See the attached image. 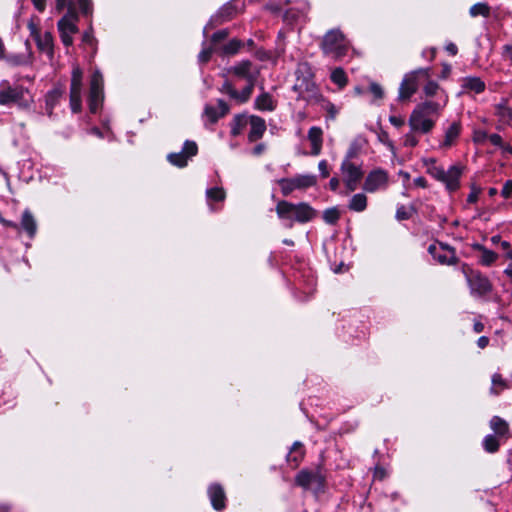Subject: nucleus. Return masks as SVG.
I'll use <instances>...</instances> for the list:
<instances>
[{
    "mask_svg": "<svg viewBox=\"0 0 512 512\" xmlns=\"http://www.w3.org/2000/svg\"><path fill=\"white\" fill-rule=\"evenodd\" d=\"M250 131L248 134V140L250 142H255L261 139L266 131V123L265 120L256 115L249 116Z\"/></svg>",
    "mask_w": 512,
    "mask_h": 512,
    "instance_id": "obj_20",
    "label": "nucleus"
},
{
    "mask_svg": "<svg viewBox=\"0 0 512 512\" xmlns=\"http://www.w3.org/2000/svg\"><path fill=\"white\" fill-rule=\"evenodd\" d=\"M462 93L479 94L485 90V83L479 77H465L462 79Z\"/></svg>",
    "mask_w": 512,
    "mask_h": 512,
    "instance_id": "obj_24",
    "label": "nucleus"
},
{
    "mask_svg": "<svg viewBox=\"0 0 512 512\" xmlns=\"http://www.w3.org/2000/svg\"><path fill=\"white\" fill-rule=\"evenodd\" d=\"M78 14L73 3H70L67 13L57 22L60 39L64 46L73 44V35L78 32Z\"/></svg>",
    "mask_w": 512,
    "mask_h": 512,
    "instance_id": "obj_6",
    "label": "nucleus"
},
{
    "mask_svg": "<svg viewBox=\"0 0 512 512\" xmlns=\"http://www.w3.org/2000/svg\"><path fill=\"white\" fill-rule=\"evenodd\" d=\"M472 248L478 252V262L483 266H490L498 259V255L494 251L487 249L479 243L473 244Z\"/></svg>",
    "mask_w": 512,
    "mask_h": 512,
    "instance_id": "obj_22",
    "label": "nucleus"
},
{
    "mask_svg": "<svg viewBox=\"0 0 512 512\" xmlns=\"http://www.w3.org/2000/svg\"><path fill=\"white\" fill-rule=\"evenodd\" d=\"M389 122L397 128H400L405 124V120L403 117L395 115L389 117Z\"/></svg>",
    "mask_w": 512,
    "mask_h": 512,
    "instance_id": "obj_54",
    "label": "nucleus"
},
{
    "mask_svg": "<svg viewBox=\"0 0 512 512\" xmlns=\"http://www.w3.org/2000/svg\"><path fill=\"white\" fill-rule=\"evenodd\" d=\"M83 70L74 65L70 82V108L73 113H79L82 109Z\"/></svg>",
    "mask_w": 512,
    "mask_h": 512,
    "instance_id": "obj_10",
    "label": "nucleus"
},
{
    "mask_svg": "<svg viewBox=\"0 0 512 512\" xmlns=\"http://www.w3.org/2000/svg\"><path fill=\"white\" fill-rule=\"evenodd\" d=\"M478 194H479V192H478V191H472V192L468 195V197H467V201H468L469 203H475V202L477 201V199H478Z\"/></svg>",
    "mask_w": 512,
    "mask_h": 512,
    "instance_id": "obj_64",
    "label": "nucleus"
},
{
    "mask_svg": "<svg viewBox=\"0 0 512 512\" xmlns=\"http://www.w3.org/2000/svg\"><path fill=\"white\" fill-rule=\"evenodd\" d=\"M500 443L495 435H486L483 440V447L488 453H495L498 451Z\"/></svg>",
    "mask_w": 512,
    "mask_h": 512,
    "instance_id": "obj_36",
    "label": "nucleus"
},
{
    "mask_svg": "<svg viewBox=\"0 0 512 512\" xmlns=\"http://www.w3.org/2000/svg\"><path fill=\"white\" fill-rule=\"evenodd\" d=\"M220 112L213 106L207 105L204 109V116L210 123H215L221 116L225 115L228 111V106L223 100H218Z\"/></svg>",
    "mask_w": 512,
    "mask_h": 512,
    "instance_id": "obj_26",
    "label": "nucleus"
},
{
    "mask_svg": "<svg viewBox=\"0 0 512 512\" xmlns=\"http://www.w3.org/2000/svg\"><path fill=\"white\" fill-rule=\"evenodd\" d=\"M469 13L472 17L477 16H483V17H489L490 15V7L486 3H476L473 6H471Z\"/></svg>",
    "mask_w": 512,
    "mask_h": 512,
    "instance_id": "obj_35",
    "label": "nucleus"
},
{
    "mask_svg": "<svg viewBox=\"0 0 512 512\" xmlns=\"http://www.w3.org/2000/svg\"><path fill=\"white\" fill-rule=\"evenodd\" d=\"M388 179V173L385 170H372L365 179L363 189L369 193H374L378 190H383L388 185Z\"/></svg>",
    "mask_w": 512,
    "mask_h": 512,
    "instance_id": "obj_17",
    "label": "nucleus"
},
{
    "mask_svg": "<svg viewBox=\"0 0 512 512\" xmlns=\"http://www.w3.org/2000/svg\"><path fill=\"white\" fill-rule=\"evenodd\" d=\"M462 272L470 288L471 295L484 296L491 292L492 284L485 275L470 269L466 264L462 266Z\"/></svg>",
    "mask_w": 512,
    "mask_h": 512,
    "instance_id": "obj_7",
    "label": "nucleus"
},
{
    "mask_svg": "<svg viewBox=\"0 0 512 512\" xmlns=\"http://www.w3.org/2000/svg\"><path fill=\"white\" fill-rule=\"evenodd\" d=\"M255 108L261 111H273L276 108V101L269 93L263 92L256 97Z\"/></svg>",
    "mask_w": 512,
    "mask_h": 512,
    "instance_id": "obj_27",
    "label": "nucleus"
},
{
    "mask_svg": "<svg viewBox=\"0 0 512 512\" xmlns=\"http://www.w3.org/2000/svg\"><path fill=\"white\" fill-rule=\"evenodd\" d=\"M82 41L84 44L94 47L96 44V39L93 36L92 28H89L87 31L83 33Z\"/></svg>",
    "mask_w": 512,
    "mask_h": 512,
    "instance_id": "obj_46",
    "label": "nucleus"
},
{
    "mask_svg": "<svg viewBox=\"0 0 512 512\" xmlns=\"http://www.w3.org/2000/svg\"><path fill=\"white\" fill-rule=\"evenodd\" d=\"M197 151L198 147L195 142L186 141L181 152L171 153L167 159L172 165L182 168L187 165L189 158L197 154Z\"/></svg>",
    "mask_w": 512,
    "mask_h": 512,
    "instance_id": "obj_18",
    "label": "nucleus"
},
{
    "mask_svg": "<svg viewBox=\"0 0 512 512\" xmlns=\"http://www.w3.org/2000/svg\"><path fill=\"white\" fill-rule=\"evenodd\" d=\"M276 214L279 219L288 221V227H293V221L306 223L316 216V211L306 202L297 204L281 200L276 205Z\"/></svg>",
    "mask_w": 512,
    "mask_h": 512,
    "instance_id": "obj_1",
    "label": "nucleus"
},
{
    "mask_svg": "<svg viewBox=\"0 0 512 512\" xmlns=\"http://www.w3.org/2000/svg\"><path fill=\"white\" fill-rule=\"evenodd\" d=\"M295 482L298 486L308 489L313 485L317 490L324 487L325 477L319 469L315 471L301 470L295 477Z\"/></svg>",
    "mask_w": 512,
    "mask_h": 512,
    "instance_id": "obj_15",
    "label": "nucleus"
},
{
    "mask_svg": "<svg viewBox=\"0 0 512 512\" xmlns=\"http://www.w3.org/2000/svg\"><path fill=\"white\" fill-rule=\"evenodd\" d=\"M461 132V124L453 122L445 131L443 142L440 144L441 148L447 149L453 146L458 139Z\"/></svg>",
    "mask_w": 512,
    "mask_h": 512,
    "instance_id": "obj_25",
    "label": "nucleus"
},
{
    "mask_svg": "<svg viewBox=\"0 0 512 512\" xmlns=\"http://www.w3.org/2000/svg\"><path fill=\"white\" fill-rule=\"evenodd\" d=\"M341 172L348 191L352 192L356 190L363 176L361 167L345 159L341 164Z\"/></svg>",
    "mask_w": 512,
    "mask_h": 512,
    "instance_id": "obj_13",
    "label": "nucleus"
},
{
    "mask_svg": "<svg viewBox=\"0 0 512 512\" xmlns=\"http://www.w3.org/2000/svg\"><path fill=\"white\" fill-rule=\"evenodd\" d=\"M81 11L84 14H89L92 11L91 0H78Z\"/></svg>",
    "mask_w": 512,
    "mask_h": 512,
    "instance_id": "obj_50",
    "label": "nucleus"
},
{
    "mask_svg": "<svg viewBox=\"0 0 512 512\" xmlns=\"http://www.w3.org/2000/svg\"><path fill=\"white\" fill-rule=\"evenodd\" d=\"M488 139V134L484 130H476L473 134V140L475 143H483Z\"/></svg>",
    "mask_w": 512,
    "mask_h": 512,
    "instance_id": "obj_48",
    "label": "nucleus"
},
{
    "mask_svg": "<svg viewBox=\"0 0 512 512\" xmlns=\"http://www.w3.org/2000/svg\"><path fill=\"white\" fill-rule=\"evenodd\" d=\"M35 9L39 12H44L46 9L47 0H31Z\"/></svg>",
    "mask_w": 512,
    "mask_h": 512,
    "instance_id": "obj_57",
    "label": "nucleus"
},
{
    "mask_svg": "<svg viewBox=\"0 0 512 512\" xmlns=\"http://www.w3.org/2000/svg\"><path fill=\"white\" fill-rule=\"evenodd\" d=\"M229 72L247 83H256L259 76V69L250 61H242L229 69Z\"/></svg>",
    "mask_w": 512,
    "mask_h": 512,
    "instance_id": "obj_19",
    "label": "nucleus"
},
{
    "mask_svg": "<svg viewBox=\"0 0 512 512\" xmlns=\"http://www.w3.org/2000/svg\"><path fill=\"white\" fill-rule=\"evenodd\" d=\"M369 90L373 94L375 99H381L384 96V91H383L382 87L375 82H372L370 84Z\"/></svg>",
    "mask_w": 512,
    "mask_h": 512,
    "instance_id": "obj_47",
    "label": "nucleus"
},
{
    "mask_svg": "<svg viewBox=\"0 0 512 512\" xmlns=\"http://www.w3.org/2000/svg\"><path fill=\"white\" fill-rule=\"evenodd\" d=\"M409 127L413 132H419L422 134L429 133L435 126V120L420 111V109L414 108L409 120Z\"/></svg>",
    "mask_w": 512,
    "mask_h": 512,
    "instance_id": "obj_14",
    "label": "nucleus"
},
{
    "mask_svg": "<svg viewBox=\"0 0 512 512\" xmlns=\"http://www.w3.org/2000/svg\"><path fill=\"white\" fill-rule=\"evenodd\" d=\"M321 175L326 178L329 175L328 164L326 160H321L318 164Z\"/></svg>",
    "mask_w": 512,
    "mask_h": 512,
    "instance_id": "obj_56",
    "label": "nucleus"
},
{
    "mask_svg": "<svg viewBox=\"0 0 512 512\" xmlns=\"http://www.w3.org/2000/svg\"><path fill=\"white\" fill-rule=\"evenodd\" d=\"M396 217L397 219L399 220H404V219H407L409 217L408 213L406 212L405 208L404 207H401L397 210L396 212Z\"/></svg>",
    "mask_w": 512,
    "mask_h": 512,
    "instance_id": "obj_59",
    "label": "nucleus"
},
{
    "mask_svg": "<svg viewBox=\"0 0 512 512\" xmlns=\"http://www.w3.org/2000/svg\"><path fill=\"white\" fill-rule=\"evenodd\" d=\"M228 36L227 30H220L213 34L212 41L214 43H217L223 39H225Z\"/></svg>",
    "mask_w": 512,
    "mask_h": 512,
    "instance_id": "obj_55",
    "label": "nucleus"
},
{
    "mask_svg": "<svg viewBox=\"0 0 512 512\" xmlns=\"http://www.w3.org/2000/svg\"><path fill=\"white\" fill-rule=\"evenodd\" d=\"M501 195L505 199L509 198L512 195V180H507L504 183L503 188L501 190Z\"/></svg>",
    "mask_w": 512,
    "mask_h": 512,
    "instance_id": "obj_49",
    "label": "nucleus"
},
{
    "mask_svg": "<svg viewBox=\"0 0 512 512\" xmlns=\"http://www.w3.org/2000/svg\"><path fill=\"white\" fill-rule=\"evenodd\" d=\"M497 114L500 116L503 122H508L512 116V111L506 106H498Z\"/></svg>",
    "mask_w": 512,
    "mask_h": 512,
    "instance_id": "obj_45",
    "label": "nucleus"
},
{
    "mask_svg": "<svg viewBox=\"0 0 512 512\" xmlns=\"http://www.w3.org/2000/svg\"><path fill=\"white\" fill-rule=\"evenodd\" d=\"M296 74V82L293 88L298 93V98L307 102L317 101L319 98L318 89L312 80L308 64H299Z\"/></svg>",
    "mask_w": 512,
    "mask_h": 512,
    "instance_id": "obj_3",
    "label": "nucleus"
},
{
    "mask_svg": "<svg viewBox=\"0 0 512 512\" xmlns=\"http://www.w3.org/2000/svg\"><path fill=\"white\" fill-rule=\"evenodd\" d=\"M240 47L241 42L239 40L233 39L223 47V52L225 54L232 55L237 53Z\"/></svg>",
    "mask_w": 512,
    "mask_h": 512,
    "instance_id": "obj_42",
    "label": "nucleus"
},
{
    "mask_svg": "<svg viewBox=\"0 0 512 512\" xmlns=\"http://www.w3.org/2000/svg\"><path fill=\"white\" fill-rule=\"evenodd\" d=\"M207 198L214 201H223L225 199V191L221 187L210 188L206 191Z\"/></svg>",
    "mask_w": 512,
    "mask_h": 512,
    "instance_id": "obj_39",
    "label": "nucleus"
},
{
    "mask_svg": "<svg viewBox=\"0 0 512 512\" xmlns=\"http://www.w3.org/2000/svg\"><path fill=\"white\" fill-rule=\"evenodd\" d=\"M414 184L421 188L427 187V181L424 177H417L414 179Z\"/></svg>",
    "mask_w": 512,
    "mask_h": 512,
    "instance_id": "obj_63",
    "label": "nucleus"
},
{
    "mask_svg": "<svg viewBox=\"0 0 512 512\" xmlns=\"http://www.w3.org/2000/svg\"><path fill=\"white\" fill-rule=\"evenodd\" d=\"M265 149L266 146L263 143H260L253 148L252 152L254 155L259 156L265 151Z\"/></svg>",
    "mask_w": 512,
    "mask_h": 512,
    "instance_id": "obj_60",
    "label": "nucleus"
},
{
    "mask_svg": "<svg viewBox=\"0 0 512 512\" xmlns=\"http://www.w3.org/2000/svg\"><path fill=\"white\" fill-rule=\"evenodd\" d=\"M367 207V197L363 193H357L349 201L348 208L355 212H362Z\"/></svg>",
    "mask_w": 512,
    "mask_h": 512,
    "instance_id": "obj_30",
    "label": "nucleus"
},
{
    "mask_svg": "<svg viewBox=\"0 0 512 512\" xmlns=\"http://www.w3.org/2000/svg\"><path fill=\"white\" fill-rule=\"evenodd\" d=\"M55 2H56L55 9L58 12H61L65 7H67L69 9L70 3H73L72 1H69V0H55Z\"/></svg>",
    "mask_w": 512,
    "mask_h": 512,
    "instance_id": "obj_58",
    "label": "nucleus"
},
{
    "mask_svg": "<svg viewBox=\"0 0 512 512\" xmlns=\"http://www.w3.org/2000/svg\"><path fill=\"white\" fill-rule=\"evenodd\" d=\"M209 498L214 509L222 510L225 508V492L220 485L213 484L208 489Z\"/></svg>",
    "mask_w": 512,
    "mask_h": 512,
    "instance_id": "obj_21",
    "label": "nucleus"
},
{
    "mask_svg": "<svg viewBox=\"0 0 512 512\" xmlns=\"http://www.w3.org/2000/svg\"><path fill=\"white\" fill-rule=\"evenodd\" d=\"M254 86L255 83H247L246 87L241 92L237 91V96H234V99L240 103L246 102L252 95Z\"/></svg>",
    "mask_w": 512,
    "mask_h": 512,
    "instance_id": "obj_38",
    "label": "nucleus"
},
{
    "mask_svg": "<svg viewBox=\"0 0 512 512\" xmlns=\"http://www.w3.org/2000/svg\"><path fill=\"white\" fill-rule=\"evenodd\" d=\"M62 94L63 92L61 89H54L50 91L46 98L47 106L50 107V109H52L57 104Z\"/></svg>",
    "mask_w": 512,
    "mask_h": 512,
    "instance_id": "obj_41",
    "label": "nucleus"
},
{
    "mask_svg": "<svg viewBox=\"0 0 512 512\" xmlns=\"http://www.w3.org/2000/svg\"><path fill=\"white\" fill-rule=\"evenodd\" d=\"M488 139L490 140V142L493 145L501 147L504 150L505 145H504L502 137L500 135H498V134H491L490 136H488Z\"/></svg>",
    "mask_w": 512,
    "mask_h": 512,
    "instance_id": "obj_52",
    "label": "nucleus"
},
{
    "mask_svg": "<svg viewBox=\"0 0 512 512\" xmlns=\"http://www.w3.org/2000/svg\"><path fill=\"white\" fill-rule=\"evenodd\" d=\"M222 91L227 93L233 99H234V96H237V90L229 82H225L223 84Z\"/></svg>",
    "mask_w": 512,
    "mask_h": 512,
    "instance_id": "obj_51",
    "label": "nucleus"
},
{
    "mask_svg": "<svg viewBox=\"0 0 512 512\" xmlns=\"http://www.w3.org/2000/svg\"><path fill=\"white\" fill-rule=\"evenodd\" d=\"M415 108L420 109L421 112L428 114L430 117L433 114L438 115L442 106L434 101H425L418 104Z\"/></svg>",
    "mask_w": 512,
    "mask_h": 512,
    "instance_id": "obj_34",
    "label": "nucleus"
},
{
    "mask_svg": "<svg viewBox=\"0 0 512 512\" xmlns=\"http://www.w3.org/2000/svg\"><path fill=\"white\" fill-rule=\"evenodd\" d=\"M103 76L99 70H95L89 82V109L92 113H96L103 101Z\"/></svg>",
    "mask_w": 512,
    "mask_h": 512,
    "instance_id": "obj_12",
    "label": "nucleus"
},
{
    "mask_svg": "<svg viewBox=\"0 0 512 512\" xmlns=\"http://www.w3.org/2000/svg\"><path fill=\"white\" fill-rule=\"evenodd\" d=\"M419 140L414 135V132L411 131L404 135L403 137V144L405 147H415L418 145Z\"/></svg>",
    "mask_w": 512,
    "mask_h": 512,
    "instance_id": "obj_44",
    "label": "nucleus"
},
{
    "mask_svg": "<svg viewBox=\"0 0 512 512\" xmlns=\"http://www.w3.org/2000/svg\"><path fill=\"white\" fill-rule=\"evenodd\" d=\"M490 428L495 432L498 436H504L509 431L508 423L500 418L499 416H494L490 420Z\"/></svg>",
    "mask_w": 512,
    "mask_h": 512,
    "instance_id": "obj_32",
    "label": "nucleus"
},
{
    "mask_svg": "<svg viewBox=\"0 0 512 512\" xmlns=\"http://www.w3.org/2000/svg\"><path fill=\"white\" fill-rule=\"evenodd\" d=\"M249 116L247 115H237L234 117L231 133L234 136H238L242 133V131L248 126Z\"/></svg>",
    "mask_w": 512,
    "mask_h": 512,
    "instance_id": "obj_33",
    "label": "nucleus"
},
{
    "mask_svg": "<svg viewBox=\"0 0 512 512\" xmlns=\"http://www.w3.org/2000/svg\"><path fill=\"white\" fill-rule=\"evenodd\" d=\"M446 51L451 55H456L458 52L457 46L454 43H448L445 46Z\"/></svg>",
    "mask_w": 512,
    "mask_h": 512,
    "instance_id": "obj_62",
    "label": "nucleus"
},
{
    "mask_svg": "<svg viewBox=\"0 0 512 512\" xmlns=\"http://www.w3.org/2000/svg\"><path fill=\"white\" fill-rule=\"evenodd\" d=\"M21 227L30 237H33L37 230V224L34 216L29 210H25L21 218Z\"/></svg>",
    "mask_w": 512,
    "mask_h": 512,
    "instance_id": "obj_28",
    "label": "nucleus"
},
{
    "mask_svg": "<svg viewBox=\"0 0 512 512\" xmlns=\"http://www.w3.org/2000/svg\"><path fill=\"white\" fill-rule=\"evenodd\" d=\"M30 36L36 42L38 49L47 54L50 59L53 57L54 41L50 32L41 33L38 23V18L31 17L27 24Z\"/></svg>",
    "mask_w": 512,
    "mask_h": 512,
    "instance_id": "obj_9",
    "label": "nucleus"
},
{
    "mask_svg": "<svg viewBox=\"0 0 512 512\" xmlns=\"http://www.w3.org/2000/svg\"><path fill=\"white\" fill-rule=\"evenodd\" d=\"M491 382H492V384H491V388H490V393L494 394V395L500 394L502 391H504L505 389H508V387H509L507 380H505L498 373H495L492 375Z\"/></svg>",
    "mask_w": 512,
    "mask_h": 512,
    "instance_id": "obj_31",
    "label": "nucleus"
},
{
    "mask_svg": "<svg viewBox=\"0 0 512 512\" xmlns=\"http://www.w3.org/2000/svg\"><path fill=\"white\" fill-rule=\"evenodd\" d=\"M489 344V338L486 336H481L478 341L477 345L479 348L484 349Z\"/></svg>",
    "mask_w": 512,
    "mask_h": 512,
    "instance_id": "obj_61",
    "label": "nucleus"
},
{
    "mask_svg": "<svg viewBox=\"0 0 512 512\" xmlns=\"http://www.w3.org/2000/svg\"><path fill=\"white\" fill-rule=\"evenodd\" d=\"M423 90L426 96L432 97L439 90V85L435 81H428Z\"/></svg>",
    "mask_w": 512,
    "mask_h": 512,
    "instance_id": "obj_43",
    "label": "nucleus"
},
{
    "mask_svg": "<svg viewBox=\"0 0 512 512\" xmlns=\"http://www.w3.org/2000/svg\"><path fill=\"white\" fill-rule=\"evenodd\" d=\"M340 218V213L337 208L326 209L323 213V219L328 224H335Z\"/></svg>",
    "mask_w": 512,
    "mask_h": 512,
    "instance_id": "obj_40",
    "label": "nucleus"
},
{
    "mask_svg": "<svg viewBox=\"0 0 512 512\" xmlns=\"http://www.w3.org/2000/svg\"><path fill=\"white\" fill-rule=\"evenodd\" d=\"M211 55H212V49L204 48L198 55L199 61L205 63V62L209 61Z\"/></svg>",
    "mask_w": 512,
    "mask_h": 512,
    "instance_id": "obj_53",
    "label": "nucleus"
},
{
    "mask_svg": "<svg viewBox=\"0 0 512 512\" xmlns=\"http://www.w3.org/2000/svg\"><path fill=\"white\" fill-rule=\"evenodd\" d=\"M29 91L21 85H11L8 80L0 82V105L16 104L27 107L31 103Z\"/></svg>",
    "mask_w": 512,
    "mask_h": 512,
    "instance_id": "obj_5",
    "label": "nucleus"
},
{
    "mask_svg": "<svg viewBox=\"0 0 512 512\" xmlns=\"http://www.w3.org/2000/svg\"><path fill=\"white\" fill-rule=\"evenodd\" d=\"M331 80L340 88H343L347 84L346 74L341 68H336L332 71Z\"/></svg>",
    "mask_w": 512,
    "mask_h": 512,
    "instance_id": "obj_37",
    "label": "nucleus"
},
{
    "mask_svg": "<svg viewBox=\"0 0 512 512\" xmlns=\"http://www.w3.org/2000/svg\"><path fill=\"white\" fill-rule=\"evenodd\" d=\"M320 46L326 56L339 60L347 54L349 42L339 29H331L323 36Z\"/></svg>",
    "mask_w": 512,
    "mask_h": 512,
    "instance_id": "obj_4",
    "label": "nucleus"
},
{
    "mask_svg": "<svg viewBox=\"0 0 512 512\" xmlns=\"http://www.w3.org/2000/svg\"><path fill=\"white\" fill-rule=\"evenodd\" d=\"M419 77L429 78L430 69L420 68L405 75L399 87L398 97L400 100L404 101L410 99V97L417 91Z\"/></svg>",
    "mask_w": 512,
    "mask_h": 512,
    "instance_id": "obj_11",
    "label": "nucleus"
},
{
    "mask_svg": "<svg viewBox=\"0 0 512 512\" xmlns=\"http://www.w3.org/2000/svg\"><path fill=\"white\" fill-rule=\"evenodd\" d=\"M317 177L313 174H298L291 178L277 180L283 196H288L295 190H305L316 185Z\"/></svg>",
    "mask_w": 512,
    "mask_h": 512,
    "instance_id": "obj_8",
    "label": "nucleus"
},
{
    "mask_svg": "<svg viewBox=\"0 0 512 512\" xmlns=\"http://www.w3.org/2000/svg\"><path fill=\"white\" fill-rule=\"evenodd\" d=\"M428 252L442 265H453L457 262L454 249L443 243L431 244L428 248Z\"/></svg>",
    "mask_w": 512,
    "mask_h": 512,
    "instance_id": "obj_16",
    "label": "nucleus"
},
{
    "mask_svg": "<svg viewBox=\"0 0 512 512\" xmlns=\"http://www.w3.org/2000/svg\"><path fill=\"white\" fill-rule=\"evenodd\" d=\"M304 448L301 442H295L291 448L290 454L287 456V461L297 467L304 457Z\"/></svg>",
    "mask_w": 512,
    "mask_h": 512,
    "instance_id": "obj_29",
    "label": "nucleus"
},
{
    "mask_svg": "<svg viewBox=\"0 0 512 512\" xmlns=\"http://www.w3.org/2000/svg\"><path fill=\"white\" fill-rule=\"evenodd\" d=\"M308 139L311 143V154L317 156L320 154L323 144V131L320 127L313 126L308 131Z\"/></svg>",
    "mask_w": 512,
    "mask_h": 512,
    "instance_id": "obj_23",
    "label": "nucleus"
},
{
    "mask_svg": "<svg viewBox=\"0 0 512 512\" xmlns=\"http://www.w3.org/2000/svg\"><path fill=\"white\" fill-rule=\"evenodd\" d=\"M425 163L427 172L436 180L444 183L448 191L453 192L459 188V179L462 174L461 166L452 165L448 170H445L443 167L437 166L434 159H429Z\"/></svg>",
    "mask_w": 512,
    "mask_h": 512,
    "instance_id": "obj_2",
    "label": "nucleus"
}]
</instances>
